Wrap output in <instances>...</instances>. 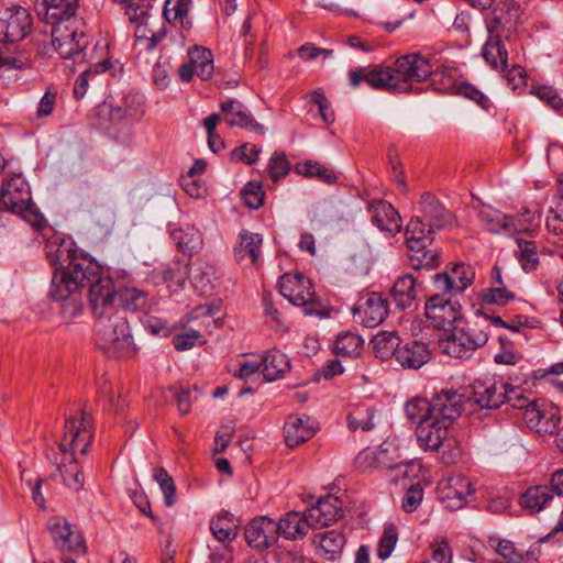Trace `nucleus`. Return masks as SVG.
Wrapping results in <instances>:
<instances>
[{
  "label": "nucleus",
  "mask_w": 563,
  "mask_h": 563,
  "mask_svg": "<svg viewBox=\"0 0 563 563\" xmlns=\"http://www.w3.org/2000/svg\"><path fill=\"white\" fill-rule=\"evenodd\" d=\"M71 241L59 238L46 243V255L55 272L49 296L62 302V314L70 320L79 316L84 308L82 290L88 288L91 310L101 301L113 299L114 286L109 277L102 276L101 265L89 254L78 252Z\"/></svg>",
  "instance_id": "nucleus-1"
},
{
  "label": "nucleus",
  "mask_w": 563,
  "mask_h": 563,
  "mask_svg": "<svg viewBox=\"0 0 563 563\" xmlns=\"http://www.w3.org/2000/svg\"><path fill=\"white\" fill-rule=\"evenodd\" d=\"M432 73V65L419 53L397 58L395 67H357L349 71V81L353 88L362 81L376 90L391 93L410 92L413 82L423 81Z\"/></svg>",
  "instance_id": "nucleus-2"
},
{
  "label": "nucleus",
  "mask_w": 563,
  "mask_h": 563,
  "mask_svg": "<svg viewBox=\"0 0 563 563\" xmlns=\"http://www.w3.org/2000/svg\"><path fill=\"white\" fill-rule=\"evenodd\" d=\"M93 439L92 421L90 415L81 412L79 419L69 417L65 420L64 434L59 442V449L65 454L58 465L59 472L66 486L79 490L84 486V476L78 466L75 454H87Z\"/></svg>",
  "instance_id": "nucleus-3"
},
{
  "label": "nucleus",
  "mask_w": 563,
  "mask_h": 563,
  "mask_svg": "<svg viewBox=\"0 0 563 563\" xmlns=\"http://www.w3.org/2000/svg\"><path fill=\"white\" fill-rule=\"evenodd\" d=\"M95 330L99 336V346L111 357L125 358L136 353V346L124 312L113 307V299L99 302L96 310Z\"/></svg>",
  "instance_id": "nucleus-4"
},
{
  "label": "nucleus",
  "mask_w": 563,
  "mask_h": 563,
  "mask_svg": "<svg viewBox=\"0 0 563 563\" xmlns=\"http://www.w3.org/2000/svg\"><path fill=\"white\" fill-rule=\"evenodd\" d=\"M420 218H412L406 227V243L409 249V266L415 271L433 269L439 265V254L435 250L428 249V242H432L430 228Z\"/></svg>",
  "instance_id": "nucleus-5"
},
{
  "label": "nucleus",
  "mask_w": 563,
  "mask_h": 563,
  "mask_svg": "<svg viewBox=\"0 0 563 563\" xmlns=\"http://www.w3.org/2000/svg\"><path fill=\"white\" fill-rule=\"evenodd\" d=\"M52 45L62 58H74L88 46L86 23L84 20L59 24L51 30Z\"/></svg>",
  "instance_id": "nucleus-6"
},
{
  "label": "nucleus",
  "mask_w": 563,
  "mask_h": 563,
  "mask_svg": "<svg viewBox=\"0 0 563 563\" xmlns=\"http://www.w3.org/2000/svg\"><path fill=\"white\" fill-rule=\"evenodd\" d=\"M448 295L449 292L434 294L426 301V317L434 329L449 331L462 318L460 302Z\"/></svg>",
  "instance_id": "nucleus-7"
},
{
  "label": "nucleus",
  "mask_w": 563,
  "mask_h": 563,
  "mask_svg": "<svg viewBox=\"0 0 563 563\" xmlns=\"http://www.w3.org/2000/svg\"><path fill=\"white\" fill-rule=\"evenodd\" d=\"M31 188L22 174L3 179L0 190V207L7 211L23 214L31 208Z\"/></svg>",
  "instance_id": "nucleus-8"
},
{
  "label": "nucleus",
  "mask_w": 563,
  "mask_h": 563,
  "mask_svg": "<svg viewBox=\"0 0 563 563\" xmlns=\"http://www.w3.org/2000/svg\"><path fill=\"white\" fill-rule=\"evenodd\" d=\"M32 16L23 7H11L0 11V42L16 43L31 31Z\"/></svg>",
  "instance_id": "nucleus-9"
},
{
  "label": "nucleus",
  "mask_w": 563,
  "mask_h": 563,
  "mask_svg": "<svg viewBox=\"0 0 563 563\" xmlns=\"http://www.w3.org/2000/svg\"><path fill=\"white\" fill-rule=\"evenodd\" d=\"M284 298L292 306L303 307V313L307 316H327L313 308L314 292L310 280L302 274H284Z\"/></svg>",
  "instance_id": "nucleus-10"
},
{
  "label": "nucleus",
  "mask_w": 563,
  "mask_h": 563,
  "mask_svg": "<svg viewBox=\"0 0 563 563\" xmlns=\"http://www.w3.org/2000/svg\"><path fill=\"white\" fill-rule=\"evenodd\" d=\"M282 519L273 520L266 516L255 518L245 528V539L250 547L263 551L278 541Z\"/></svg>",
  "instance_id": "nucleus-11"
},
{
  "label": "nucleus",
  "mask_w": 563,
  "mask_h": 563,
  "mask_svg": "<svg viewBox=\"0 0 563 563\" xmlns=\"http://www.w3.org/2000/svg\"><path fill=\"white\" fill-rule=\"evenodd\" d=\"M475 278V269L465 263H455L445 272L433 276V284L438 291L449 294L463 292Z\"/></svg>",
  "instance_id": "nucleus-12"
},
{
  "label": "nucleus",
  "mask_w": 563,
  "mask_h": 563,
  "mask_svg": "<svg viewBox=\"0 0 563 563\" xmlns=\"http://www.w3.org/2000/svg\"><path fill=\"white\" fill-rule=\"evenodd\" d=\"M474 494L471 481L464 475L456 474L448 477L439 492V498L444 508L450 511L460 510L468 504Z\"/></svg>",
  "instance_id": "nucleus-13"
},
{
  "label": "nucleus",
  "mask_w": 563,
  "mask_h": 563,
  "mask_svg": "<svg viewBox=\"0 0 563 563\" xmlns=\"http://www.w3.org/2000/svg\"><path fill=\"white\" fill-rule=\"evenodd\" d=\"M78 0H42L36 3L37 15L52 27L82 20L77 15Z\"/></svg>",
  "instance_id": "nucleus-14"
},
{
  "label": "nucleus",
  "mask_w": 563,
  "mask_h": 563,
  "mask_svg": "<svg viewBox=\"0 0 563 563\" xmlns=\"http://www.w3.org/2000/svg\"><path fill=\"white\" fill-rule=\"evenodd\" d=\"M352 311L356 321L366 328H375L387 317L388 302L382 294L371 292L358 299Z\"/></svg>",
  "instance_id": "nucleus-15"
},
{
  "label": "nucleus",
  "mask_w": 563,
  "mask_h": 563,
  "mask_svg": "<svg viewBox=\"0 0 563 563\" xmlns=\"http://www.w3.org/2000/svg\"><path fill=\"white\" fill-rule=\"evenodd\" d=\"M48 529L56 548L63 553L82 554L86 545L82 536L73 529L71 525L64 518H53L48 522Z\"/></svg>",
  "instance_id": "nucleus-16"
},
{
  "label": "nucleus",
  "mask_w": 563,
  "mask_h": 563,
  "mask_svg": "<svg viewBox=\"0 0 563 563\" xmlns=\"http://www.w3.org/2000/svg\"><path fill=\"white\" fill-rule=\"evenodd\" d=\"M431 415L450 423L464 410V396L455 389H445L435 394L430 401Z\"/></svg>",
  "instance_id": "nucleus-17"
},
{
  "label": "nucleus",
  "mask_w": 563,
  "mask_h": 563,
  "mask_svg": "<svg viewBox=\"0 0 563 563\" xmlns=\"http://www.w3.org/2000/svg\"><path fill=\"white\" fill-rule=\"evenodd\" d=\"M419 205L430 232L442 230L454 225L455 219L452 212L430 192H423Z\"/></svg>",
  "instance_id": "nucleus-18"
},
{
  "label": "nucleus",
  "mask_w": 563,
  "mask_h": 563,
  "mask_svg": "<svg viewBox=\"0 0 563 563\" xmlns=\"http://www.w3.org/2000/svg\"><path fill=\"white\" fill-rule=\"evenodd\" d=\"M472 399L481 408H499L505 402V383L495 378L476 379L472 385Z\"/></svg>",
  "instance_id": "nucleus-19"
},
{
  "label": "nucleus",
  "mask_w": 563,
  "mask_h": 563,
  "mask_svg": "<svg viewBox=\"0 0 563 563\" xmlns=\"http://www.w3.org/2000/svg\"><path fill=\"white\" fill-rule=\"evenodd\" d=\"M449 423L431 415L422 419L416 429L417 440L424 450H438L448 437Z\"/></svg>",
  "instance_id": "nucleus-20"
},
{
  "label": "nucleus",
  "mask_w": 563,
  "mask_h": 563,
  "mask_svg": "<svg viewBox=\"0 0 563 563\" xmlns=\"http://www.w3.org/2000/svg\"><path fill=\"white\" fill-rule=\"evenodd\" d=\"M312 529L327 527L343 517L342 501L332 495L320 498L318 503L307 511Z\"/></svg>",
  "instance_id": "nucleus-21"
},
{
  "label": "nucleus",
  "mask_w": 563,
  "mask_h": 563,
  "mask_svg": "<svg viewBox=\"0 0 563 563\" xmlns=\"http://www.w3.org/2000/svg\"><path fill=\"white\" fill-rule=\"evenodd\" d=\"M314 433V421L306 415H289L284 423V443L290 449L310 440Z\"/></svg>",
  "instance_id": "nucleus-22"
},
{
  "label": "nucleus",
  "mask_w": 563,
  "mask_h": 563,
  "mask_svg": "<svg viewBox=\"0 0 563 563\" xmlns=\"http://www.w3.org/2000/svg\"><path fill=\"white\" fill-rule=\"evenodd\" d=\"M368 212L371 220L380 231L391 234L398 233L401 229V219L391 203L385 200H375L369 203Z\"/></svg>",
  "instance_id": "nucleus-23"
},
{
  "label": "nucleus",
  "mask_w": 563,
  "mask_h": 563,
  "mask_svg": "<svg viewBox=\"0 0 563 563\" xmlns=\"http://www.w3.org/2000/svg\"><path fill=\"white\" fill-rule=\"evenodd\" d=\"M221 110L228 125L240 126L252 132H264V128L260 124L247 108L238 100H227L221 102Z\"/></svg>",
  "instance_id": "nucleus-24"
},
{
  "label": "nucleus",
  "mask_w": 563,
  "mask_h": 563,
  "mask_svg": "<svg viewBox=\"0 0 563 563\" xmlns=\"http://www.w3.org/2000/svg\"><path fill=\"white\" fill-rule=\"evenodd\" d=\"M420 283L411 274L399 275L391 288V297L399 309L410 308L418 299Z\"/></svg>",
  "instance_id": "nucleus-25"
},
{
  "label": "nucleus",
  "mask_w": 563,
  "mask_h": 563,
  "mask_svg": "<svg viewBox=\"0 0 563 563\" xmlns=\"http://www.w3.org/2000/svg\"><path fill=\"white\" fill-rule=\"evenodd\" d=\"M431 357L428 345L420 341H411L401 345L397 351L396 361L404 368L418 369Z\"/></svg>",
  "instance_id": "nucleus-26"
},
{
  "label": "nucleus",
  "mask_w": 563,
  "mask_h": 563,
  "mask_svg": "<svg viewBox=\"0 0 563 563\" xmlns=\"http://www.w3.org/2000/svg\"><path fill=\"white\" fill-rule=\"evenodd\" d=\"M263 238L258 233L242 230L239 234V244L234 247V257L238 263L246 258L251 264L256 265L261 255Z\"/></svg>",
  "instance_id": "nucleus-27"
},
{
  "label": "nucleus",
  "mask_w": 563,
  "mask_h": 563,
  "mask_svg": "<svg viewBox=\"0 0 563 563\" xmlns=\"http://www.w3.org/2000/svg\"><path fill=\"white\" fill-rule=\"evenodd\" d=\"M553 496L550 486L533 485L521 494L519 504L529 514H539L553 499Z\"/></svg>",
  "instance_id": "nucleus-28"
},
{
  "label": "nucleus",
  "mask_w": 563,
  "mask_h": 563,
  "mask_svg": "<svg viewBox=\"0 0 563 563\" xmlns=\"http://www.w3.org/2000/svg\"><path fill=\"white\" fill-rule=\"evenodd\" d=\"M376 410L364 404L351 405L346 413V423L350 431H371L375 428Z\"/></svg>",
  "instance_id": "nucleus-29"
},
{
  "label": "nucleus",
  "mask_w": 563,
  "mask_h": 563,
  "mask_svg": "<svg viewBox=\"0 0 563 563\" xmlns=\"http://www.w3.org/2000/svg\"><path fill=\"white\" fill-rule=\"evenodd\" d=\"M488 544L495 552L508 563H530L536 560L534 552L531 550H518L514 542L498 537H489Z\"/></svg>",
  "instance_id": "nucleus-30"
},
{
  "label": "nucleus",
  "mask_w": 563,
  "mask_h": 563,
  "mask_svg": "<svg viewBox=\"0 0 563 563\" xmlns=\"http://www.w3.org/2000/svg\"><path fill=\"white\" fill-rule=\"evenodd\" d=\"M482 227L490 233H511V216L504 214L492 206H483L478 211Z\"/></svg>",
  "instance_id": "nucleus-31"
},
{
  "label": "nucleus",
  "mask_w": 563,
  "mask_h": 563,
  "mask_svg": "<svg viewBox=\"0 0 563 563\" xmlns=\"http://www.w3.org/2000/svg\"><path fill=\"white\" fill-rule=\"evenodd\" d=\"M472 7L486 10L493 7L494 20L499 24L510 23L518 18L519 7L511 1L503 3L501 0H466Z\"/></svg>",
  "instance_id": "nucleus-32"
},
{
  "label": "nucleus",
  "mask_w": 563,
  "mask_h": 563,
  "mask_svg": "<svg viewBox=\"0 0 563 563\" xmlns=\"http://www.w3.org/2000/svg\"><path fill=\"white\" fill-rule=\"evenodd\" d=\"M464 331L454 328L451 335L445 340H441L440 346L444 353L455 358H470L476 351L473 344L467 343Z\"/></svg>",
  "instance_id": "nucleus-33"
},
{
  "label": "nucleus",
  "mask_w": 563,
  "mask_h": 563,
  "mask_svg": "<svg viewBox=\"0 0 563 563\" xmlns=\"http://www.w3.org/2000/svg\"><path fill=\"white\" fill-rule=\"evenodd\" d=\"M172 239L184 254L197 252L202 246V236L197 228L186 224L172 231Z\"/></svg>",
  "instance_id": "nucleus-34"
},
{
  "label": "nucleus",
  "mask_w": 563,
  "mask_h": 563,
  "mask_svg": "<svg viewBox=\"0 0 563 563\" xmlns=\"http://www.w3.org/2000/svg\"><path fill=\"white\" fill-rule=\"evenodd\" d=\"M295 172L298 175H301L306 178L316 179L325 185H333L338 180V175L333 169L328 168L323 164L312 159L297 163L295 166Z\"/></svg>",
  "instance_id": "nucleus-35"
},
{
  "label": "nucleus",
  "mask_w": 563,
  "mask_h": 563,
  "mask_svg": "<svg viewBox=\"0 0 563 563\" xmlns=\"http://www.w3.org/2000/svg\"><path fill=\"white\" fill-rule=\"evenodd\" d=\"M313 542L317 544L321 555L327 560H333L342 552L345 537L338 530H330L316 534Z\"/></svg>",
  "instance_id": "nucleus-36"
},
{
  "label": "nucleus",
  "mask_w": 563,
  "mask_h": 563,
  "mask_svg": "<svg viewBox=\"0 0 563 563\" xmlns=\"http://www.w3.org/2000/svg\"><path fill=\"white\" fill-rule=\"evenodd\" d=\"M310 519L306 512L288 511L284 516V539H302L312 529Z\"/></svg>",
  "instance_id": "nucleus-37"
},
{
  "label": "nucleus",
  "mask_w": 563,
  "mask_h": 563,
  "mask_svg": "<svg viewBox=\"0 0 563 563\" xmlns=\"http://www.w3.org/2000/svg\"><path fill=\"white\" fill-rule=\"evenodd\" d=\"M462 330L466 335L464 340L473 344L475 350L483 347L490 336L488 314L477 316L474 320L468 321Z\"/></svg>",
  "instance_id": "nucleus-38"
},
{
  "label": "nucleus",
  "mask_w": 563,
  "mask_h": 563,
  "mask_svg": "<svg viewBox=\"0 0 563 563\" xmlns=\"http://www.w3.org/2000/svg\"><path fill=\"white\" fill-rule=\"evenodd\" d=\"M188 56L195 66L196 75L202 80H209L214 71L212 52L203 46L195 45L188 49Z\"/></svg>",
  "instance_id": "nucleus-39"
},
{
  "label": "nucleus",
  "mask_w": 563,
  "mask_h": 563,
  "mask_svg": "<svg viewBox=\"0 0 563 563\" xmlns=\"http://www.w3.org/2000/svg\"><path fill=\"white\" fill-rule=\"evenodd\" d=\"M483 57L495 69L505 70L508 67V53L498 35L488 36L483 47Z\"/></svg>",
  "instance_id": "nucleus-40"
},
{
  "label": "nucleus",
  "mask_w": 563,
  "mask_h": 563,
  "mask_svg": "<svg viewBox=\"0 0 563 563\" xmlns=\"http://www.w3.org/2000/svg\"><path fill=\"white\" fill-rule=\"evenodd\" d=\"M373 352L380 360H388L397 356L400 347V338L395 332H378L371 341Z\"/></svg>",
  "instance_id": "nucleus-41"
},
{
  "label": "nucleus",
  "mask_w": 563,
  "mask_h": 563,
  "mask_svg": "<svg viewBox=\"0 0 563 563\" xmlns=\"http://www.w3.org/2000/svg\"><path fill=\"white\" fill-rule=\"evenodd\" d=\"M523 410V419L530 429H534L538 433H552L555 430L554 422L542 421V401L533 397Z\"/></svg>",
  "instance_id": "nucleus-42"
},
{
  "label": "nucleus",
  "mask_w": 563,
  "mask_h": 563,
  "mask_svg": "<svg viewBox=\"0 0 563 563\" xmlns=\"http://www.w3.org/2000/svg\"><path fill=\"white\" fill-rule=\"evenodd\" d=\"M210 530L213 537L221 543L232 542L238 536V523L231 514H223L212 519Z\"/></svg>",
  "instance_id": "nucleus-43"
},
{
  "label": "nucleus",
  "mask_w": 563,
  "mask_h": 563,
  "mask_svg": "<svg viewBox=\"0 0 563 563\" xmlns=\"http://www.w3.org/2000/svg\"><path fill=\"white\" fill-rule=\"evenodd\" d=\"M189 277L187 264L175 263L169 267H162L154 271V278L157 282L166 283L169 288L181 287Z\"/></svg>",
  "instance_id": "nucleus-44"
},
{
  "label": "nucleus",
  "mask_w": 563,
  "mask_h": 563,
  "mask_svg": "<svg viewBox=\"0 0 563 563\" xmlns=\"http://www.w3.org/2000/svg\"><path fill=\"white\" fill-rule=\"evenodd\" d=\"M122 308L129 311H137L146 306L147 294L136 287L123 286L114 290Z\"/></svg>",
  "instance_id": "nucleus-45"
},
{
  "label": "nucleus",
  "mask_w": 563,
  "mask_h": 563,
  "mask_svg": "<svg viewBox=\"0 0 563 563\" xmlns=\"http://www.w3.org/2000/svg\"><path fill=\"white\" fill-rule=\"evenodd\" d=\"M189 4L190 0H166L163 14L169 23L179 22L183 29L189 30L191 27L188 19Z\"/></svg>",
  "instance_id": "nucleus-46"
},
{
  "label": "nucleus",
  "mask_w": 563,
  "mask_h": 563,
  "mask_svg": "<svg viewBox=\"0 0 563 563\" xmlns=\"http://www.w3.org/2000/svg\"><path fill=\"white\" fill-rule=\"evenodd\" d=\"M364 341L355 333L345 332L338 335L334 342V352L343 357H356L363 350Z\"/></svg>",
  "instance_id": "nucleus-47"
},
{
  "label": "nucleus",
  "mask_w": 563,
  "mask_h": 563,
  "mask_svg": "<svg viewBox=\"0 0 563 563\" xmlns=\"http://www.w3.org/2000/svg\"><path fill=\"white\" fill-rule=\"evenodd\" d=\"M432 77L433 84L438 86V89L445 93H456L461 84L457 78V69L453 67H443L437 70L432 69V73L427 77Z\"/></svg>",
  "instance_id": "nucleus-48"
},
{
  "label": "nucleus",
  "mask_w": 563,
  "mask_h": 563,
  "mask_svg": "<svg viewBox=\"0 0 563 563\" xmlns=\"http://www.w3.org/2000/svg\"><path fill=\"white\" fill-rule=\"evenodd\" d=\"M541 221V211L539 208L526 209L517 217H511V233L512 232H528L539 227Z\"/></svg>",
  "instance_id": "nucleus-49"
},
{
  "label": "nucleus",
  "mask_w": 563,
  "mask_h": 563,
  "mask_svg": "<svg viewBox=\"0 0 563 563\" xmlns=\"http://www.w3.org/2000/svg\"><path fill=\"white\" fill-rule=\"evenodd\" d=\"M282 357L278 350L267 351L262 357V374L266 382H274L282 375Z\"/></svg>",
  "instance_id": "nucleus-50"
},
{
  "label": "nucleus",
  "mask_w": 563,
  "mask_h": 563,
  "mask_svg": "<svg viewBox=\"0 0 563 563\" xmlns=\"http://www.w3.org/2000/svg\"><path fill=\"white\" fill-rule=\"evenodd\" d=\"M404 409L407 418L412 422L419 423L422 419H427V416L431 417L430 401L424 398L416 397L408 400Z\"/></svg>",
  "instance_id": "nucleus-51"
},
{
  "label": "nucleus",
  "mask_w": 563,
  "mask_h": 563,
  "mask_svg": "<svg viewBox=\"0 0 563 563\" xmlns=\"http://www.w3.org/2000/svg\"><path fill=\"white\" fill-rule=\"evenodd\" d=\"M516 295L507 286L489 287L482 294V301L485 305L505 306L515 300Z\"/></svg>",
  "instance_id": "nucleus-52"
},
{
  "label": "nucleus",
  "mask_w": 563,
  "mask_h": 563,
  "mask_svg": "<svg viewBox=\"0 0 563 563\" xmlns=\"http://www.w3.org/2000/svg\"><path fill=\"white\" fill-rule=\"evenodd\" d=\"M244 205L250 209H257L264 202V190L261 183L250 181L240 192Z\"/></svg>",
  "instance_id": "nucleus-53"
},
{
  "label": "nucleus",
  "mask_w": 563,
  "mask_h": 563,
  "mask_svg": "<svg viewBox=\"0 0 563 563\" xmlns=\"http://www.w3.org/2000/svg\"><path fill=\"white\" fill-rule=\"evenodd\" d=\"M518 247H519V251H518L519 262H520L522 268L526 272L536 269L537 265L539 263L536 244L530 241L519 240Z\"/></svg>",
  "instance_id": "nucleus-54"
},
{
  "label": "nucleus",
  "mask_w": 563,
  "mask_h": 563,
  "mask_svg": "<svg viewBox=\"0 0 563 563\" xmlns=\"http://www.w3.org/2000/svg\"><path fill=\"white\" fill-rule=\"evenodd\" d=\"M311 103L318 106L319 114L325 124H332L335 115L322 89H316L308 95Z\"/></svg>",
  "instance_id": "nucleus-55"
},
{
  "label": "nucleus",
  "mask_w": 563,
  "mask_h": 563,
  "mask_svg": "<svg viewBox=\"0 0 563 563\" xmlns=\"http://www.w3.org/2000/svg\"><path fill=\"white\" fill-rule=\"evenodd\" d=\"M398 540L397 529L390 525L385 528L384 533L378 542L377 555L380 560H386L390 556Z\"/></svg>",
  "instance_id": "nucleus-56"
},
{
  "label": "nucleus",
  "mask_w": 563,
  "mask_h": 563,
  "mask_svg": "<svg viewBox=\"0 0 563 563\" xmlns=\"http://www.w3.org/2000/svg\"><path fill=\"white\" fill-rule=\"evenodd\" d=\"M173 343L177 351H187L196 344H203L205 340H202V335L199 331L189 329L184 333L176 334L173 338Z\"/></svg>",
  "instance_id": "nucleus-57"
},
{
  "label": "nucleus",
  "mask_w": 563,
  "mask_h": 563,
  "mask_svg": "<svg viewBox=\"0 0 563 563\" xmlns=\"http://www.w3.org/2000/svg\"><path fill=\"white\" fill-rule=\"evenodd\" d=\"M532 398L531 395L526 396L521 387L505 383V402L510 404L514 408L523 409Z\"/></svg>",
  "instance_id": "nucleus-58"
},
{
  "label": "nucleus",
  "mask_w": 563,
  "mask_h": 563,
  "mask_svg": "<svg viewBox=\"0 0 563 563\" xmlns=\"http://www.w3.org/2000/svg\"><path fill=\"white\" fill-rule=\"evenodd\" d=\"M478 104L482 109L487 110L490 107L489 99L477 88L467 81H463L456 92Z\"/></svg>",
  "instance_id": "nucleus-59"
},
{
  "label": "nucleus",
  "mask_w": 563,
  "mask_h": 563,
  "mask_svg": "<svg viewBox=\"0 0 563 563\" xmlns=\"http://www.w3.org/2000/svg\"><path fill=\"white\" fill-rule=\"evenodd\" d=\"M534 95L555 111H559L563 108L562 98L559 96L556 90L550 86L537 87L534 89Z\"/></svg>",
  "instance_id": "nucleus-60"
},
{
  "label": "nucleus",
  "mask_w": 563,
  "mask_h": 563,
  "mask_svg": "<svg viewBox=\"0 0 563 563\" xmlns=\"http://www.w3.org/2000/svg\"><path fill=\"white\" fill-rule=\"evenodd\" d=\"M258 154L260 150L250 143H244L231 152V156L234 161L243 162L247 165L254 164L257 161Z\"/></svg>",
  "instance_id": "nucleus-61"
},
{
  "label": "nucleus",
  "mask_w": 563,
  "mask_h": 563,
  "mask_svg": "<svg viewBox=\"0 0 563 563\" xmlns=\"http://www.w3.org/2000/svg\"><path fill=\"white\" fill-rule=\"evenodd\" d=\"M56 97L57 90L53 87H48L38 102L36 110L37 118H46L53 113L56 103Z\"/></svg>",
  "instance_id": "nucleus-62"
},
{
  "label": "nucleus",
  "mask_w": 563,
  "mask_h": 563,
  "mask_svg": "<svg viewBox=\"0 0 563 563\" xmlns=\"http://www.w3.org/2000/svg\"><path fill=\"white\" fill-rule=\"evenodd\" d=\"M423 498V489L420 485H412L406 492L402 499V509L406 512H413L421 504Z\"/></svg>",
  "instance_id": "nucleus-63"
},
{
  "label": "nucleus",
  "mask_w": 563,
  "mask_h": 563,
  "mask_svg": "<svg viewBox=\"0 0 563 563\" xmlns=\"http://www.w3.org/2000/svg\"><path fill=\"white\" fill-rule=\"evenodd\" d=\"M431 550L432 559L437 563H452V550L446 539L433 542Z\"/></svg>",
  "instance_id": "nucleus-64"
}]
</instances>
